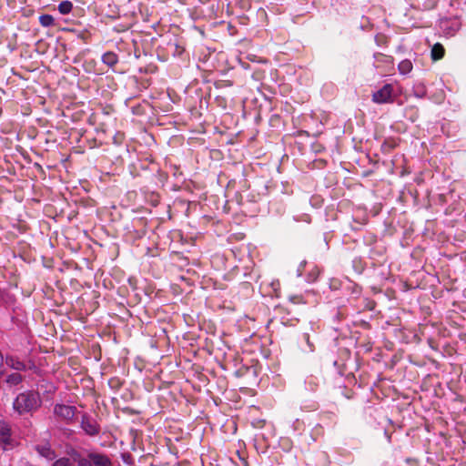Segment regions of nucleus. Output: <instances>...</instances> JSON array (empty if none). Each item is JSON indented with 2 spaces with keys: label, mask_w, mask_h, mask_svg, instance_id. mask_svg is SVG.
Returning <instances> with one entry per match:
<instances>
[{
  "label": "nucleus",
  "mask_w": 466,
  "mask_h": 466,
  "mask_svg": "<svg viewBox=\"0 0 466 466\" xmlns=\"http://www.w3.org/2000/svg\"><path fill=\"white\" fill-rule=\"evenodd\" d=\"M66 453L76 462L77 466H113L108 455L102 452L89 451L83 456L76 449L71 447Z\"/></svg>",
  "instance_id": "obj_1"
},
{
  "label": "nucleus",
  "mask_w": 466,
  "mask_h": 466,
  "mask_svg": "<svg viewBox=\"0 0 466 466\" xmlns=\"http://www.w3.org/2000/svg\"><path fill=\"white\" fill-rule=\"evenodd\" d=\"M41 406V398L38 392L25 391L17 395L13 407L19 414L32 412Z\"/></svg>",
  "instance_id": "obj_2"
},
{
  "label": "nucleus",
  "mask_w": 466,
  "mask_h": 466,
  "mask_svg": "<svg viewBox=\"0 0 466 466\" xmlns=\"http://www.w3.org/2000/svg\"><path fill=\"white\" fill-rule=\"evenodd\" d=\"M393 91V86L391 84H386L372 94V101L376 104L392 103L394 101Z\"/></svg>",
  "instance_id": "obj_3"
},
{
  "label": "nucleus",
  "mask_w": 466,
  "mask_h": 466,
  "mask_svg": "<svg viewBox=\"0 0 466 466\" xmlns=\"http://www.w3.org/2000/svg\"><path fill=\"white\" fill-rule=\"evenodd\" d=\"M80 427L86 435L91 437L96 436L100 432V425L94 418L86 413L82 415Z\"/></svg>",
  "instance_id": "obj_4"
},
{
  "label": "nucleus",
  "mask_w": 466,
  "mask_h": 466,
  "mask_svg": "<svg viewBox=\"0 0 466 466\" xmlns=\"http://www.w3.org/2000/svg\"><path fill=\"white\" fill-rule=\"evenodd\" d=\"M375 67L380 68L383 73H391L394 70V58L382 53H375Z\"/></svg>",
  "instance_id": "obj_5"
},
{
  "label": "nucleus",
  "mask_w": 466,
  "mask_h": 466,
  "mask_svg": "<svg viewBox=\"0 0 466 466\" xmlns=\"http://www.w3.org/2000/svg\"><path fill=\"white\" fill-rule=\"evenodd\" d=\"M76 407L65 405V404H56L54 408V413L57 417H59L66 421L73 420V418L75 417V414H76Z\"/></svg>",
  "instance_id": "obj_6"
},
{
  "label": "nucleus",
  "mask_w": 466,
  "mask_h": 466,
  "mask_svg": "<svg viewBox=\"0 0 466 466\" xmlns=\"http://www.w3.org/2000/svg\"><path fill=\"white\" fill-rule=\"evenodd\" d=\"M35 449L40 456L46 458L47 461H54L56 458V451L52 449L49 443L38 444Z\"/></svg>",
  "instance_id": "obj_7"
},
{
  "label": "nucleus",
  "mask_w": 466,
  "mask_h": 466,
  "mask_svg": "<svg viewBox=\"0 0 466 466\" xmlns=\"http://www.w3.org/2000/svg\"><path fill=\"white\" fill-rule=\"evenodd\" d=\"M102 62L109 67L115 66L118 63V56L112 51H107L102 56Z\"/></svg>",
  "instance_id": "obj_8"
},
{
  "label": "nucleus",
  "mask_w": 466,
  "mask_h": 466,
  "mask_svg": "<svg viewBox=\"0 0 466 466\" xmlns=\"http://www.w3.org/2000/svg\"><path fill=\"white\" fill-rule=\"evenodd\" d=\"M445 55V49L443 46L440 43H436L431 48V59L433 61H438L443 58Z\"/></svg>",
  "instance_id": "obj_9"
},
{
  "label": "nucleus",
  "mask_w": 466,
  "mask_h": 466,
  "mask_svg": "<svg viewBox=\"0 0 466 466\" xmlns=\"http://www.w3.org/2000/svg\"><path fill=\"white\" fill-rule=\"evenodd\" d=\"M5 363L11 369H14L15 370H24L25 369V363L15 357H7L5 359Z\"/></svg>",
  "instance_id": "obj_10"
},
{
  "label": "nucleus",
  "mask_w": 466,
  "mask_h": 466,
  "mask_svg": "<svg viewBox=\"0 0 466 466\" xmlns=\"http://www.w3.org/2000/svg\"><path fill=\"white\" fill-rule=\"evenodd\" d=\"M11 430L7 424H0V442L8 443L11 436Z\"/></svg>",
  "instance_id": "obj_11"
},
{
  "label": "nucleus",
  "mask_w": 466,
  "mask_h": 466,
  "mask_svg": "<svg viewBox=\"0 0 466 466\" xmlns=\"http://www.w3.org/2000/svg\"><path fill=\"white\" fill-rule=\"evenodd\" d=\"M74 459L69 457H60L58 459H55L51 466H75Z\"/></svg>",
  "instance_id": "obj_12"
},
{
  "label": "nucleus",
  "mask_w": 466,
  "mask_h": 466,
  "mask_svg": "<svg viewBox=\"0 0 466 466\" xmlns=\"http://www.w3.org/2000/svg\"><path fill=\"white\" fill-rule=\"evenodd\" d=\"M324 428L320 424H316L310 431V439L312 441H316L319 438L324 436Z\"/></svg>",
  "instance_id": "obj_13"
},
{
  "label": "nucleus",
  "mask_w": 466,
  "mask_h": 466,
  "mask_svg": "<svg viewBox=\"0 0 466 466\" xmlns=\"http://www.w3.org/2000/svg\"><path fill=\"white\" fill-rule=\"evenodd\" d=\"M396 147L397 143L394 139H385L381 144V152L384 154H390Z\"/></svg>",
  "instance_id": "obj_14"
},
{
  "label": "nucleus",
  "mask_w": 466,
  "mask_h": 466,
  "mask_svg": "<svg viewBox=\"0 0 466 466\" xmlns=\"http://www.w3.org/2000/svg\"><path fill=\"white\" fill-rule=\"evenodd\" d=\"M412 67H413L412 63L409 59L402 60L398 65V69H399L400 73L402 75H406V74L410 73L412 70Z\"/></svg>",
  "instance_id": "obj_15"
},
{
  "label": "nucleus",
  "mask_w": 466,
  "mask_h": 466,
  "mask_svg": "<svg viewBox=\"0 0 466 466\" xmlns=\"http://www.w3.org/2000/svg\"><path fill=\"white\" fill-rule=\"evenodd\" d=\"M58 11L62 15H67L69 14L73 9V4L70 1H62L57 7Z\"/></svg>",
  "instance_id": "obj_16"
},
{
  "label": "nucleus",
  "mask_w": 466,
  "mask_h": 466,
  "mask_svg": "<svg viewBox=\"0 0 466 466\" xmlns=\"http://www.w3.org/2000/svg\"><path fill=\"white\" fill-rule=\"evenodd\" d=\"M39 23L42 26L48 27L55 25V19L51 15H42L39 16Z\"/></svg>",
  "instance_id": "obj_17"
},
{
  "label": "nucleus",
  "mask_w": 466,
  "mask_h": 466,
  "mask_svg": "<svg viewBox=\"0 0 466 466\" xmlns=\"http://www.w3.org/2000/svg\"><path fill=\"white\" fill-rule=\"evenodd\" d=\"M23 380V377L19 373H12L7 376L6 382L10 385H17Z\"/></svg>",
  "instance_id": "obj_18"
},
{
  "label": "nucleus",
  "mask_w": 466,
  "mask_h": 466,
  "mask_svg": "<svg viewBox=\"0 0 466 466\" xmlns=\"http://www.w3.org/2000/svg\"><path fill=\"white\" fill-rule=\"evenodd\" d=\"M107 383L112 390H118L123 386L124 382L118 377H113L108 380Z\"/></svg>",
  "instance_id": "obj_19"
},
{
  "label": "nucleus",
  "mask_w": 466,
  "mask_h": 466,
  "mask_svg": "<svg viewBox=\"0 0 466 466\" xmlns=\"http://www.w3.org/2000/svg\"><path fill=\"white\" fill-rule=\"evenodd\" d=\"M99 116L96 113H93L89 116L87 121L90 125H96Z\"/></svg>",
  "instance_id": "obj_20"
},
{
  "label": "nucleus",
  "mask_w": 466,
  "mask_h": 466,
  "mask_svg": "<svg viewBox=\"0 0 466 466\" xmlns=\"http://www.w3.org/2000/svg\"><path fill=\"white\" fill-rule=\"evenodd\" d=\"M114 111V107L112 106H106L102 108V114L104 116H110L111 113Z\"/></svg>",
  "instance_id": "obj_21"
},
{
  "label": "nucleus",
  "mask_w": 466,
  "mask_h": 466,
  "mask_svg": "<svg viewBox=\"0 0 466 466\" xmlns=\"http://www.w3.org/2000/svg\"><path fill=\"white\" fill-rule=\"evenodd\" d=\"M376 307V302L371 299H367V303L365 305V308L369 310H373Z\"/></svg>",
  "instance_id": "obj_22"
},
{
  "label": "nucleus",
  "mask_w": 466,
  "mask_h": 466,
  "mask_svg": "<svg viewBox=\"0 0 466 466\" xmlns=\"http://www.w3.org/2000/svg\"><path fill=\"white\" fill-rule=\"evenodd\" d=\"M289 299L295 304L303 303V299L301 296H292L289 298Z\"/></svg>",
  "instance_id": "obj_23"
},
{
  "label": "nucleus",
  "mask_w": 466,
  "mask_h": 466,
  "mask_svg": "<svg viewBox=\"0 0 466 466\" xmlns=\"http://www.w3.org/2000/svg\"><path fill=\"white\" fill-rule=\"evenodd\" d=\"M122 459L124 461V462L127 463V464H130L131 463V455L129 453H123L122 454Z\"/></svg>",
  "instance_id": "obj_24"
},
{
  "label": "nucleus",
  "mask_w": 466,
  "mask_h": 466,
  "mask_svg": "<svg viewBox=\"0 0 466 466\" xmlns=\"http://www.w3.org/2000/svg\"><path fill=\"white\" fill-rule=\"evenodd\" d=\"M96 131H101L103 133L106 132V124L104 122L100 123L99 126L96 127Z\"/></svg>",
  "instance_id": "obj_25"
},
{
  "label": "nucleus",
  "mask_w": 466,
  "mask_h": 466,
  "mask_svg": "<svg viewBox=\"0 0 466 466\" xmlns=\"http://www.w3.org/2000/svg\"><path fill=\"white\" fill-rule=\"evenodd\" d=\"M303 337H304V339L306 340L307 344L309 346V348H312L313 345L309 341V333H305L303 335Z\"/></svg>",
  "instance_id": "obj_26"
},
{
  "label": "nucleus",
  "mask_w": 466,
  "mask_h": 466,
  "mask_svg": "<svg viewBox=\"0 0 466 466\" xmlns=\"http://www.w3.org/2000/svg\"><path fill=\"white\" fill-rule=\"evenodd\" d=\"M416 462L414 460H411V459H407V462L410 463V462Z\"/></svg>",
  "instance_id": "obj_27"
}]
</instances>
